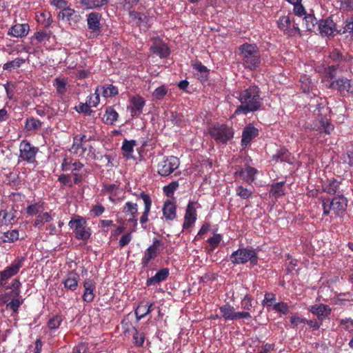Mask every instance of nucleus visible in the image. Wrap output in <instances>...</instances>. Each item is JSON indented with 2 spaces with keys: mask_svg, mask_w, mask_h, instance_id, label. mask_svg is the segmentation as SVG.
Segmentation results:
<instances>
[{
  "mask_svg": "<svg viewBox=\"0 0 353 353\" xmlns=\"http://www.w3.org/2000/svg\"><path fill=\"white\" fill-rule=\"evenodd\" d=\"M63 321V316L60 314L53 316L48 322V327L50 330H57Z\"/></svg>",
  "mask_w": 353,
  "mask_h": 353,
  "instance_id": "57",
  "label": "nucleus"
},
{
  "mask_svg": "<svg viewBox=\"0 0 353 353\" xmlns=\"http://www.w3.org/2000/svg\"><path fill=\"white\" fill-rule=\"evenodd\" d=\"M16 211L7 210H1L0 211V227L3 225H8L12 224V221L16 217Z\"/></svg>",
  "mask_w": 353,
  "mask_h": 353,
  "instance_id": "38",
  "label": "nucleus"
},
{
  "mask_svg": "<svg viewBox=\"0 0 353 353\" xmlns=\"http://www.w3.org/2000/svg\"><path fill=\"white\" fill-rule=\"evenodd\" d=\"M279 28L283 32L284 34L292 37L301 34L299 23L294 20L293 23L289 16H282L277 21Z\"/></svg>",
  "mask_w": 353,
  "mask_h": 353,
  "instance_id": "13",
  "label": "nucleus"
},
{
  "mask_svg": "<svg viewBox=\"0 0 353 353\" xmlns=\"http://www.w3.org/2000/svg\"><path fill=\"white\" fill-rule=\"evenodd\" d=\"M293 158L290 152L285 148H282L276 150V153L272 156L271 161L274 163L278 162H286L292 163Z\"/></svg>",
  "mask_w": 353,
  "mask_h": 353,
  "instance_id": "30",
  "label": "nucleus"
},
{
  "mask_svg": "<svg viewBox=\"0 0 353 353\" xmlns=\"http://www.w3.org/2000/svg\"><path fill=\"white\" fill-rule=\"evenodd\" d=\"M327 88L336 90L343 96L353 95V80L346 77H339L331 81Z\"/></svg>",
  "mask_w": 353,
  "mask_h": 353,
  "instance_id": "11",
  "label": "nucleus"
},
{
  "mask_svg": "<svg viewBox=\"0 0 353 353\" xmlns=\"http://www.w3.org/2000/svg\"><path fill=\"white\" fill-rule=\"evenodd\" d=\"M179 184L177 181H172L168 185L163 187V190L165 195L168 197H172L174 192L179 188Z\"/></svg>",
  "mask_w": 353,
  "mask_h": 353,
  "instance_id": "60",
  "label": "nucleus"
},
{
  "mask_svg": "<svg viewBox=\"0 0 353 353\" xmlns=\"http://www.w3.org/2000/svg\"><path fill=\"white\" fill-rule=\"evenodd\" d=\"M169 276V269L167 268H161L159 270L154 276L148 278L146 280V285L148 286L155 285L157 283H159L162 281H164L167 279Z\"/></svg>",
  "mask_w": 353,
  "mask_h": 353,
  "instance_id": "31",
  "label": "nucleus"
},
{
  "mask_svg": "<svg viewBox=\"0 0 353 353\" xmlns=\"http://www.w3.org/2000/svg\"><path fill=\"white\" fill-rule=\"evenodd\" d=\"M68 81L66 79L57 78L54 79V85L56 87V90L58 94H63L66 92V85Z\"/></svg>",
  "mask_w": 353,
  "mask_h": 353,
  "instance_id": "58",
  "label": "nucleus"
},
{
  "mask_svg": "<svg viewBox=\"0 0 353 353\" xmlns=\"http://www.w3.org/2000/svg\"><path fill=\"white\" fill-rule=\"evenodd\" d=\"M130 105L128 108L131 112V115L134 118H138L143 112V109L145 105V99L140 95L137 94L132 96L130 99Z\"/></svg>",
  "mask_w": 353,
  "mask_h": 353,
  "instance_id": "19",
  "label": "nucleus"
},
{
  "mask_svg": "<svg viewBox=\"0 0 353 353\" xmlns=\"http://www.w3.org/2000/svg\"><path fill=\"white\" fill-rule=\"evenodd\" d=\"M79 279V275L74 270H71L63 279L62 283L65 289L74 292L78 288Z\"/></svg>",
  "mask_w": 353,
  "mask_h": 353,
  "instance_id": "25",
  "label": "nucleus"
},
{
  "mask_svg": "<svg viewBox=\"0 0 353 353\" xmlns=\"http://www.w3.org/2000/svg\"><path fill=\"white\" fill-rule=\"evenodd\" d=\"M58 17L59 19L66 21L72 25V23L76 24L79 21L80 16L74 9L68 6L58 13Z\"/></svg>",
  "mask_w": 353,
  "mask_h": 353,
  "instance_id": "26",
  "label": "nucleus"
},
{
  "mask_svg": "<svg viewBox=\"0 0 353 353\" xmlns=\"http://www.w3.org/2000/svg\"><path fill=\"white\" fill-rule=\"evenodd\" d=\"M88 156H90L92 159L99 161L105 162L106 161V165H108L109 163H111L112 158L110 155H102L99 152H96L95 149L91 145L88 146Z\"/></svg>",
  "mask_w": 353,
  "mask_h": 353,
  "instance_id": "39",
  "label": "nucleus"
},
{
  "mask_svg": "<svg viewBox=\"0 0 353 353\" xmlns=\"http://www.w3.org/2000/svg\"><path fill=\"white\" fill-rule=\"evenodd\" d=\"M101 14L92 12L87 15V25L90 30V37H95L101 34Z\"/></svg>",
  "mask_w": 353,
  "mask_h": 353,
  "instance_id": "17",
  "label": "nucleus"
},
{
  "mask_svg": "<svg viewBox=\"0 0 353 353\" xmlns=\"http://www.w3.org/2000/svg\"><path fill=\"white\" fill-rule=\"evenodd\" d=\"M68 226L75 232V237L79 240L87 241L91 235V229L86 227L85 218L76 215L68 223Z\"/></svg>",
  "mask_w": 353,
  "mask_h": 353,
  "instance_id": "8",
  "label": "nucleus"
},
{
  "mask_svg": "<svg viewBox=\"0 0 353 353\" xmlns=\"http://www.w3.org/2000/svg\"><path fill=\"white\" fill-rule=\"evenodd\" d=\"M316 111H317V113H316L317 119L311 124V130L318 131L321 134H330L334 130V127L330 122V117H328L330 113L329 108L326 107L323 103H319L314 112Z\"/></svg>",
  "mask_w": 353,
  "mask_h": 353,
  "instance_id": "4",
  "label": "nucleus"
},
{
  "mask_svg": "<svg viewBox=\"0 0 353 353\" xmlns=\"http://www.w3.org/2000/svg\"><path fill=\"white\" fill-rule=\"evenodd\" d=\"M121 210L126 218L130 217L131 216H137L138 213V205L136 203L128 201L121 208Z\"/></svg>",
  "mask_w": 353,
  "mask_h": 353,
  "instance_id": "42",
  "label": "nucleus"
},
{
  "mask_svg": "<svg viewBox=\"0 0 353 353\" xmlns=\"http://www.w3.org/2000/svg\"><path fill=\"white\" fill-rule=\"evenodd\" d=\"M330 57L334 61H350V60H352L351 56L347 55L345 57H343L340 51H339L336 49L333 50L330 52Z\"/></svg>",
  "mask_w": 353,
  "mask_h": 353,
  "instance_id": "62",
  "label": "nucleus"
},
{
  "mask_svg": "<svg viewBox=\"0 0 353 353\" xmlns=\"http://www.w3.org/2000/svg\"><path fill=\"white\" fill-rule=\"evenodd\" d=\"M259 135V130L252 124L247 125L243 130L241 145L246 148L251 144L252 141Z\"/></svg>",
  "mask_w": 353,
  "mask_h": 353,
  "instance_id": "22",
  "label": "nucleus"
},
{
  "mask_svg": "<svg viewBox=\"0 0 353 353\" xmlns=\"http://www.w3.org/2000/svg\"><path fill=\"white\" fill-rule=\"evenodd\" d=\"M179 159L174 156L168 157L157 164V173L162 176H169L179 167Z\"/></svg>",
  "mask_w": 353,
  "mask_h": 353,
  "instance_id": "12",
  "label": "nucleus"
},
{
  "mask_svg": "<svg viewBox=\"0 0 353 353\" xmlns=\"http://www.w3.org/2000/svg\"><path fill=\"white\" fill-rule=\"evenodd\" d=\"M2 236L0 239L3 243H14L19 240V232L18 230H11L6 232H1Z\"/></svg>",
  "mask_w": 353,
  "mask_h": 353,
  "instance_id": "40",
  "label": "nucleus"
},
{
  "mask_svg": "<svg viewBox=\"0 0 353 353\" xmlns=\"http://www.w3.org/2000/svg\"><path fill=\"white\" fill-rule=\"evenodd\" d=\"M316 23V19L313 14H305L303 19V26L305 27L307 31L314 30Z\"/></svg>",
  "mask_w": 353,
  "mask_h": 353,
  "instance_id": "49",
  "label": "nucleus"
},
{
  "mask_svg": "<svg viewBox=\"0 0 353 353\" xmlns=\"http://www.w3.org/2000/svg\"><path fill=\"white\" fill-rule=\"evenodd\" d=\"M139 198L141 199L144 203V210L139 221L142 228L145 229L146 227L144 225L148 221V216L152 207V199L150 195L145 192H141Z\"/></svg>",
  "mask_w": 353,
  "mask_h": 353,
  "instance_id": "24",
  "label": "nucleus"
},
{
  "mask_svg": "<svg viewBox=\"0 0 353 353\" xmlns=\"http://www.w3.org/2000/svg\"><path fill=\"white\" fill-rule=\"evenodd\" d=\"M45 203L42 201L28 205L26 208V214L28 216L38 215L44 209Z\"/></svg>",
  "mask_w": 353,
  "mask_h": 353,
  "instance_id": "44",
  "label": "nucleus"
},
{
  "mask_svg": "<svg viewBox=\"0 0 353 353\" xmlns=\"http://www.w3.org/2000/svg\"><path fill=\"white\" fill-rule=\"evenodd\" d=\"M52 220V216L51 214L48 212H42L39 213L36 219H34L33 225L34 227H39L44 225L45 223H49Z\"/></svg>",
  "mask_w": 353,
  "mask_h": 353,
  "instance_id": "46",
  "label": "nucleus"
},
{
  "mask_svg": "<svg viewBox=\"0 0 353 353\" xmlns=\"http://www.w3.org/2000/svg\"><path fill=\"white\" fill-rule=\"evenodd\" d=\"M30 26L28 23H17L12 26L8 30V34L14 37H24L29 32Z\"/></svg>",
  "mask_w": 353,
  "mask_h": 353,
  "instance_id": "29",
  "label": "nucleus"
},
{
  "mask_svg": "<svg viewBox=\"0 0 353 353\" xmlns=\"http://www.w3.org/2000/svg\"><path fill=\"white\" fill-rule=\"evenodd\" d=\"M337 33L339 34L348 33L352 38L353 37V16L346 18L344 26L339 30Z\"/></svg>",
  "mask_w": 353,
  "mask_h": 353,
  "instance_id": "50",
  "label": "nucleus"
},
{
  "mask_svg": "<svg viewBox=\"0 0 353 353\" xmlns=\"http://www.w3.org/2000/svg\"><path fill=\"white\" fill-rule=\"evenodd\" d=\"M26 59L17 57L12 61H8L3 65V69L7 71H12V70L20 68L25 62Z\"/></svg>",
  "mask_w": 353,
  "mask_h": 353,
  "instance_id": "48",
  "label": "nucleus"
},
{
  "mask_svg": "<svg viewBox=\"0 0 353 353\" xmlns=\"http://www.w3.org/2000/svg\"><path fill=\"white\" fill-rule=\"evenodd\" d=\"M168 91V87L162 85L154 90L152 92V96L157 100H161L167 94Z\"/></svg>",
  "mask_w": 353,
  "mask_h": 353,
  "instance_id": "63",
  "label": "nucleus"
},
{
  "mask_svg": "<svg viewBox=\"0 0 353 353\" xmlns=\"http://www.w3.org/2000/svg\"><path fill=\"white\" fill-rule=\"evenodd\" d=\"M21 283L18 279H14L12 281L10 285H6L3 286L6 290H10L12 289L11 291L14 293L15 296H20L21 294Z\"/></svg>",
  "mask_w": 353,
  "mask_h": 353,
  "instance_id": "59",
  "label": "nucleus"
},
{
  "mask_svg": "<svg viewBox=\"0 0 353 353\" xmlns=\"http://www.w3.org/2000/svg\"><path fill=\"white\" fill-rule=\"evenodd\" d=\"M119 118V114L112 107L109 106L106 108L105 114L103 117V122L107 125H113Z\"/></svg>",
  "mask_w": 353,
  "mask_h": 353,
  "instance_id": "37",
  "label": "nucleus"
},
{
  "mask_svg": "<svg viewBox=\"0 0 353 353\" xmlns=\"http://www.w3.org/2000/svg\"><path fill=\"white\" fill-rule=\"evenodd\" d=\"M129 15L132 21L138 26H140L142 23H146L148 21L147 15L143 12L132 10L129 12Z\"/></svg>",
  "mask_w": 353,
  "mask_h": 353,
  "instance_id": "51",
  "label": "nucleus"
},
{
  "mask_svg": "<svg viewBox=\"0 0 353 353\" xmlns=\"http://www.w3.org/2000/svg\"><path fill=\"white\" fill-rule=\"evenodd\" d=\"M210 137L217 143L225 145L234 137V130L226 124H216L209 128Z\"/></svg>",
  "mask_w": 353,
  "mask_h": 353,
  "instance_id": "6",
  "label": "nucleus"
},
{
  "mask_svg": "<svg viewBox=\"0 0 353 353\" xmlns=\"http://www.w3.org/2000/svg\"><path fill=\"white\" fill-rule=\"evenodd\" d=\"M99 92L104 98H109L115 97L119 94L117 87L112 84H105L101 86H99L96 89V92Z\"/></svg>",
  "mask_w": 353,
  "mask_h": 353,
  "instance_id": "32",
  "label": "nucleus"
},
{
  "mask_svg": "<svg viewBox=\"0 0 353 353\" xmlns=\"http://www.w3.org/2000/svg\"><path fill=\"white\" fill-rule=\"evenodd\" d=\"M196 203V202L190 201L188 204L183 223V228L184 230L192 228L196 221L197 214L194 206Z\"/></svg>",
  "mask_w": 353,
  "mask_h": 353,
  "instance_id": "21",
  "label": "nucleus"
},
{
  "mask_svg": "<svg viewBox=\"0 0 353 353\" xmlns=\"http://www.w3.org/2000/svg\"><path fill=\"white\" fill-rule=\"evenodd\" d=\"M341 182L337 179L332 178L327 180L322 186L323 191L330 195H334L338 192Z\"/></svg>",
  "mask_w": 353,
  "mask_h": 353,
  "instance_id": "35",
  "label": "nucleus"
},
{
  "mask_svg": "<svg viewBox=\"0 0 353 353\" xmlns=\"http://www.w3.org/2000/svg\"><path fill=\"white\" fill-rule=\"evenodd\" d=\"M79 3L86 9H94L107 5L109 0H79Z\"/></svg>",
  "mask_w": 353,
  "mask_h": 353,
  "instance_id": "43",
  "label": "nucleus"
},
{
  "mask_svg": "<svg viewBox=\"0 0 353 353\" xmlns=\"http://www.w3.org/2000/svg\"><path fill=\"white\" fill-rule=\"evenodd\" d=\"M230 260L234 265L245 264L249 261L252 265H256L258 256L252 248H239L231 254Z\"/></svg>",
  "mask_w": 353,
  "mask_h": 353,
  "instance_id": "7",
  "label": "nucleus"
},
{
  "mask_svg": "<svg viewBox=\"0 0 353 353\" xmlns=\"http://www.w3.org/2000/svg\"><path fill=\"white\" fill-rule=\"evenodd\" d=\"M337 65H330L327 68H325L324 70V80H331L332 81L337 79V71H338Z\"/></svg>",
  "mask_w": 353,
  "mask_h": 353,
  "instance_id": "52",
  "label": "nucleus"
},
{
  "mask_svg": "<svg viewBox=\"0 0 353 353\" xmlns=\"http://www.w3.org/2000/svg\"><path fill=\"white\" fill-rule=\"evenodd\" d=\"M192 67L194 70L199 71L201 73V76L199 78L203 83L206 82L208 80L210 70L206 66L202 64L201 61H196L192 64Z\"/></svg>",
  "mask_w": 353,
  "mask_h": 353,
  "instance_id": "41",
  "label": "nucleus"
},
{
  "mask_svg": "<svg viewBox=\"0 0 353 353\" xmlns=\"http://www.w3.org/2000/svg\"><path fill=\"white\" fill-rule=\"evenodd\" d=\"M319 33L322 37H334L339 34L337 32L339 29L336 28V23L334 22L332 17L321 19L318 23Z\"/></svg>",
  "mask_w": 353,
  "mask_h": 353,
  "instance_id": "15",
  "label": "nucleus"
},
{
  "mask_svg": "<svg viewBox=\"0 0 353 353\" xmlns=\"http://www.w3.org/2000/svg\"><path fill=\"white\" fill-rule=\"evenodd\" d=\"M219 310L225 321H236L240 319L251 318L248 312H234V307L229 303L219 307Z\"/></svg>",
  "mask_w": 353,
  "mask_h": 353,
  "instance_id": "14",
  "label": "nucleus"
},
{
  "mask_svg": "<svg viewBox=\"0 0 353 353\" xmlns=\"http://www.w3.org/2000/svg\"><path fill=\"white\" fill-rule=\"evenodd\" d=\"M38 152L37 147L32 145L27 140H22L19 145V158L28 163H34L37 162L36 156Z\"/></svg>",
  "mask_w": 353,
  "mask_h": 353,
  "instance_id": "10",
  "label": "nucleus"
},
{
  "mask_svg": "<svg viewBox=\"0 0 353 353\" xmlns=\"http://www.w3.org/2000/svg\"><path fill=\"white\" fill-rule=\"evenodd\" d=\"M300 87L303 92L308 93L312 90L314 85L311 79L306 75H304L301 77Z\"/></svg>",
  "mask_w": 353,
  "mask_h": 353,
  "instance_id": "54",
  "label": "nucleus"
},
{
  "mask_svg": "<svg viewBox=\"0 0 353 353\" xmlns=\"http://www.w3.org/2000/svg\"><path fill=\"white\" fill-rule=\"evenodd\" d=\"M285 181H280L274 183L270 186V190L269 192L270 196L277 199L285 195Z\"/></svg>",
  "mask_w": 353,
  "mask_h": 353,
  "instance_id": "34",
  "label": "nucleus"
},
{
  "mask_svg": "<svg viewBox=\"0 0 353 353\" xmlns=\"http://www.w3.org/2000/svg\"><path fill=\"white\" fill-rule=\"evenodd\" d=\"M61 170L63 172H70L73 176V182L75 185L81 183L87 174V170L84 169V164L79 160H74L71 157L65 156L61 163Z\"/></svg>",
  "mask_w": 353,
  "mask_h": 353,
  "instance_id": "5",
  "label": "nucleus"
},
{
  "mask_svg": "<svg viewBox=\"0 0 353 353\" xmlns=\"http://www.w3.org/2000/svg\"><path fill=\"white\" fill-rule=\"evenodd\" d=\"M319 200L322 204L323 216H327L333 211L336 216L341 217L347 210L348 201L342 194L335 196L332 199L321 196Z\"/></svg>",
  "mask_w": 353,
  "mask_h": 353,
  "instance_id": "3",
  "label": "nucleus"
},
{
  "mask_svg": "<svg viewBox=\"0 0 353 353\" xmlns=\"http://www.w3.org/2000/svg\"><path fill=\"white\" fill-rule=\"evenodd\" d=\"M239 99L241 104L237 107L235 113L247 114L257 110L261 105L259 88L255 85L250 86L241 92Z\"/></svg>",
  "mask_w": 353,
  "mask_h": 353,
  "instance_id": "1",
  "label": "nucleus"
},
{
  "mask_svg": "<svg viewBox=\"0 0 353 353\" xmlns=\"http://www.w3.org/2000/svg\"><path fill=\"white\" fill-rule=\"evenodd\" d=\"M161 245V241L157 239L153 240L152 244L150 245L145 251L144 255L141 259V265L145 268L148 265L150 261L154 259L159 253V247Z\"/></svg>",
  "mask_w": 353,
  "mask_h": 353,
  "instance_id": "18",
  "label": "nucleus"
},
{
  "mask_svg": "<svg viewBox=\"0 0 353 353\" xmlns=\"http://www.w3.org/2000/svg\"><path fill=\"white\" fill-rule=\"evenodd\" d=\"M90 140V138L87 139L86 136L84 134H77L73 137V143L70 150L74 153L77 154L79 149H81V153L80 156L83 154L87 151V148H83V143H86V142Z\"/></svg>",
  "mask_w": 353,
  "mask_h": 353,
  "instance_id": "28",
  "label": "nucleus"
},
{
  "mask_svg": "<svg viewBox=\"0 0 353 353\" xmlns=\"http://www.w3.org/2000/svg\"><path fill=\"white\" fill-rule=\"evenodd\" d=\"M222 235L220 234H214L213 236L209 238L208 239V243L210 245V248L209 249V251L212 252L215 248H216L219 245V244L222 241Z\"/></svg>",
  "mask_w": 353,
  "mask_h": 353,
  "instance_id": "61",
  "label": "nucleus"
},
{
  "mask_svg": "<svg viewBox=\"0 0 353 353\" xmlns=\"http://www.w3.org/2000/svg\"><path fill=\"white\" fill-rule=\"evenodd\" d=\"M122 192L120 183L117 181L114 183H103L102 185L101 193L108 195L109 201L113 203H116L117 201L121 199L119 195Z\"/></svg>",
  "mask_w": 353,
  "mask_h": 353,
  "instance_id": "16",
  "label": "nucleus"
},
{
  "mask_svg": "<svg viewBox=\"0 0 353 353\" xmlns=\"http://www.w3.org/2000/svg\"><path fill=\"white\" fill-rule=\"evenodd\" d=\"M134 313L137 321L144 318L149 314L148 304H143V302L140 303L135 309Z\"/></svg>",
  "mask_w": 353,
  "mask_h": 353,
  "instance_id": "56",
  "label": "nucleus"
},
{
  "mask_svg": "<svg viewBox=\"0 0 353 353\" xmlns=\"http://www.w3.org/2000/svg\"><path fill=\"white\" fill-rule=\"evenodd\" d=\"M58 181L60 183L61 187H68L71 188L74 184L73 182V176L70 174H60L58 177Z\"/></svg>",
  "mask_w": 353,
  "mask_h": 353,
  "instance_id": "55",
  "label": "nucleus"
},
{
  "mask_svg": "<svg viewBox=\"0 0 353 353\" xmlns=\"http://www.w3.org/2000/svg\"><path fill=\"white\" fill-rule=\"evenodd\" d=\"M150 50L153 54L158 55L160 58H166L170 54V48L164 43L152 45L150 47Z\"/></svg>",
  "mask_w": 353,
  "mask_h": 353,
  "instance_id": "36",
  "label": "nucleus"
},
{
  "mask_svg": "<svg viewBox=\"0 0 353 353\" xmlns=\"http://www.w3.org/2000/svg\"><path fill=\"white\" fill-rule=\"evenodd\" d=\"M136 145L137 142L135 140L128 141L127 139H124L121 146L123 156L129 158L134 152V147Z\"/></svg>",
  "mask_w": 353,
  "mask_h": 353,
  "instance_id": "47",
  "label": "nucleus"
},
{
  "mask_svg": "<svg viewBox=\"0 0 353 353\" xmlns=\"http://www.w3.org/2000/svg\"><path fill=\"white\" fill-rule=\"evenodd\" d=\"M23 303V299L19 296H13L10 301L6 305V309L10 310L13 313H17L19 307Z\"/></svg>",
  "mask_w": 353,
  "mask_h": 353,
  "instance_id": "53",
  "label": "nucleus"
},
{
  "mask_svg": "<svg viewBox=\"0 0 353 353\" xmlns=\"http://www.w3.org/2000/svg\"><path fill=\"white\" fill-rule=\"evenodd\" d=\"M309 312L316 316L319 321H323L330 315L332 309L328 305L315 304L307 307Z\"/></svg>",
  "mask_w": 353,
  "mask_h": 353,
  "instance_id": "23",
  "label": "nucleus"
},
{
  "mask_svg": "<svg viewBox=\"0 0 353 353\" xmlns=\"http://www.w3.org/2000/svg\"><path fill=\"white\" fill-rule=\"evenodd\" d=\"M256 172L257 170L254 168L248 165L239 172V175L246 183L251 184L255 179Z\"/></svg>",
  "mask_w": 353,
  "mask_h": 353,
  "instance_id": "33",
  "label": "nucleus"
},
{
  "mask_svg": "<svg viewBox=\"0 0 353 353\" xmlns=\"http://www.w3.org/2000/svg\"><path fill=\"white\" fill-rule=\"evenodd\" d=\"M289 305L287 303L281 301L274 304L273 310L282 314L286 315L289 313Z\"/></svg>",
  "mask_w": 353,
  "mask_h": 353,
  "instance_id": "64",
  "label": "nucleus"
},
{
  "mask_svg": "<svg viewBox=\"0 0 353 353\" xmlns=\"http://www.w3.org/2000/svg\"><path fill=\"white\" fill-rule=\"evenodd\" d=\"M163 215L167 221H173L176 217V206L175 201L166 200L162 208Z\"/></svg>",
  "mask_w": 353,
  "mask_h": 353,
  "instance_id": "27",
  "label": "nucleus"
},
{
  "mask_svg": "<svg viewBox=\"0 0 353 353\" xmlns=\"http://www.w3.org/2000/svg\"><path fill=\"white\" fill-rule=\"evenodd\" d=\"M42 124L39 119L30 117L26 119L24 127L27 131H35L39 130Z\"/></svg>",
  "mask_w": 353,
  "mask_h": 353,
  "instance_id": "45",
  "label": "nucleus"
},
{
  "mask_svg": "<svg viewBox=\"0 0 353 353\" xmlns=\"http://www.w3.org/2000/svg\"><path fill=\"white\" fill-rule=\"evenodd\" d=\"M24 257H17L12 262L10 265L0 272V286H5L7 281L17 275L23 265Z\"/></svg>",
  "mask_w": 353,
  "mask_h": 353,
  "instance_id": "9",
  "label": "nucleus"
},
{
  "mask_svg": "<svg viewBox=\"0 0 353 353\" xmlns=\"http://www.w3.org/2000/svg\"><path fill=\"white\" fill-rule=\"evenodd\" d=\"M239 55L244 68L254 71L261 64V55L255 43H244L239 47Z\"/></svg>",
  "mask_w": 353,
  "mask_h": 353,
  "instance_id": "2",
  "label": "nucleus"
},
{
  "mask_svg": "<svg viewBox=\"0 0 353 353\" xmlns=\"http://www.w3.org/2000/svg\"><path fill=\"white\" fill-rule=\"evenodd\" d=\"M83 293L82 299L84 302L88 303L94 301L96 294V283L91 279H86L83 282Z\"/></svg>",
  "mask_w": 353,
  "mask_h": 353,
  "instance_id": "20",
  "label": "nucleus"
}]
</instances>
